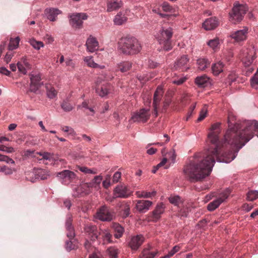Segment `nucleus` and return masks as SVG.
Returning a JSON list of instances; mask_svg holds the SVG:
<instances>
[{"instance_id": "nucleus-58", "label": "nucleus", "mask_w": 258, "mask_h": 258, "mask_svg": "<svg viewBox=\"0 0 258 258\" xmlns=\"http://www.w3.org/2000/svg\"><path fill=\"white\" fill-rule=\"evenodd\" d=\"M114 76L112 73L108 71L104 74V78L106 81H110L114 78Z\"/></svg>"}, {"instance_id": "nucleus-47", "label": "nucleus", "mask_w": 258, "mask_h": 258, "mask_svg": "<svg viewBox=\"0 0 258 258\" xmlns=\"http://www.w3.org/2000/svg\"><path fill=\"white\" fill-rule=\"evenodd\" d=\"M258 198V191L250 190L247 194V199L249 201H253Z\"/></svg>"}, {"instance_id": "nucleus-23", "label": "nucleus", "mask_w": 258, "mask_h": 258, "mask_svg": "<svg viewBox=\"0 0 258 258\" xmlns=\"http://www.w3.org/2000/svg\"><path fill=\"white\" fill-rule=\"evenodd\" d=\"M165 208V205L162 203L157 205L155 210L151 213L152 221L158 220L161 218V215L164 213Z\"/></svg>"}, {"instance_id": "nucleus-21", "label": "nucleus", "mask_w": 258, "mask_h": 258, "mask_svg": "<svg viewBox=\"0 0 258 258\" xmlns=\"http://www.w3.org/2000/svg\"><path fill=\"white\" fill-rule=\"evenodd\" d=\"M86 46L88 51L93 52L98 50L99 43L96 38L90 35L87 39Z\"/></svg>"}, {"instance_id": "nucleus-62", "label": "nucleus", "mask_w": 258, "mask_h": 258, "mask_svg": "<svg viewBox=\"0 0 258 258\" xmlns=\"http://www.w3.org/2000/svg\"><path fill=\"white\" fill-rule=\"evenodd\" d=\"M120 177H121V173L118 171L116 172L113 176V178H112L113 182V183L117 182L119 181V179L120 178Z\"/></svg>"}, {"instance_id": "nucleus-36", "label": "nucleus", "mask_w": 258, "mask_h": 258, "mask_svg": "<svg viewBox=\"0 0 258 258\" xmlns=\"http://www.w3.org/2000/svg\"><path fill=\"white\" fill-rule=\"evenodd\" d=\"M113 228L115 231V233L114 234V237L116 238H119L121 237L124 232L123 228L118 223H114L113 225Z\"/></svg>"}, {"instance_id": "nucleus-6", "label": "nucleus", "mask_w": 258, "mask_h": 258, "mask_svg": "<svg viewBox=\"0 0 258 258\" xmlns=\"http://www.w3.org/2000/svg\"><path fill=\"white\" fill-rule=\"evenodd\" d=\"M239 57L246 67L252 63L255 58V51L252 49L243 48L239 54Z\"/></svg>"}, {"instance_id": "nucleus-61", "label": "nucleus", "mask_w": 258, "mask_h": 258, "mask_svg": "<svg viewBox=\"0 0 258 258\" xmlns=\"http://www.w3.org/2000/svg\"><path fill=\"white\" fill-rule=\"evenodd\" d=\"M152 11L155 13L158 14L162 18L168 17V19H169V18H171L172 17L175 16V15H169L164 14H162L161 13H159L158 12L159 10L158 9H153Z\"/></svg>"}, {"instance_id": "nucleus-31", "label": "nucleus", "mask_w": 258, "mask_h": 258, "mask_svg": "<svg viewBox=\"0 0 258 258\" xmlns=\"http://www.w3.org/2000/svg\"><path fill=\"white\" fill-rule=\"evenodd\" d=\"M224 64L221 61H219L212 65V70L214 75L217 76L224 70Z\"/></svg>"}, {"instance_id": "nucleus-4", "label": "nucleus", "mask_w": 258, "mask_h": 258, "mask_svg": "<svg viewBox=\"0 0 258 258\" xmlns=\"http://www.w3.org/2000/svg\"><path fill=\"white\" fill-rule=\"evenodd\" d=\"M72 217H69L66 222L67 236L69 239V240L66 242V248L68 251H71L78 247V242L74 239L75 233L74 227L72 225Z\"/></svg>"}, {"instance_id": "nucleus-14", "label": "nucleus", "mask_w": 258, "mask_h": 258, "mask_svg": "<svg viewBox=\"0 0 258 258\" xmlns=\"http://www.w3.org/2000/svg\"><path fill=\"white\" fill-rule=\"evenodd\" d=\"M164 91L163 88L158 86L154 94L153 106L154 107V113L155 116H157L158 109L159 108L160 101L163 97Z\"/></svg>"}, {"instance_id": "nucleus-18", "label": "nucleus", "mask_w": 258, "mask_h": 258, "mask_svg": "<svg viewBox=\"0 0 258 258\" xmlns=\"http://www.w3.org/2000/svg\"><path fill=\"white\" fill-rule=\"evenodd\" d=\"M27 180L32 182H34L37 179L44 180L47 178V175L45 174V171L41 169H39L35 172H29L26 177Z\"/></svg>"}, {"instance_id": "nucleus-30", "label": "nucleus", "mask_w": 258, "mask_h": 258, "mask_svg": "<svg viewBox=\"0 0 258 258\" xmlns=\"http://www.w3.org/2000/svg\"><path fill=\"white\" fill-rule=\"evenodd\" d=\"M122 6V3L114 0H110L107 3V12L116 10Z\"/></svg>"}, {"instance_id": "nucleus-32", "label": "nucleus", "mask_w": 258, "mask_h": 258, "mask_svg": "<svg viewBox=\"0 0 258 258\" xmlns=\"http://www.w3.org/2000/svg\"><path fill=\"white\" fill-rule=\"evenodd\" d=\"M132 67V63L130 61H122L117 64V70L122 73L126 72Z\"/></svg>"}, {"instance_id": "nucleus-50", "label": "nucleus", "mask_w": 258, "mask_h": 258, "mask_svg": "<svg viewBox=\"0 0 258 258\" xmlns=\"http://www.w3.org/2000/svg\"><path fill=\"white\" fill-rule=\"evenodd\" d=\"M162 8L164 12L173 13L174 12L172 7L167 2H164L162 5Z\"/></svg>"}, {"instance_id": "nucleus-22", "label": "nucleus", "mask_w": 258, "mask_h": 258, "mask_svg": "<svg viewBox=\"0 0 258 258\" xmlns=\"http://www.w3.org/2000/svg\"><path fill=\"white\" fill-rule=\"evenodd\" d=\"M144 240V237L141 235L134 236L132 237L128 245L133 250H137L142 244Z\"/></svg>"}, {"instance_id": "nucleus-45", "label": "nucleus", "mask_w": 258, "mask_h": 258, "mask_svg": "<svg viewBox=\"0 0 258 258\" xmlns=\"http://www.w3.org/2000/svg\"><path fill=\"white\" fill-rule=\"evenodd\" d=\"M208 44L211 48L216 51L219 48V39L218 38L212 39L208 42Z\"/></svg>"}, {"instance_id": "nucleus-43", "label": "nucleus", "mask_w": 258, "mask_h": 258, "mask_svg": "<svg viewBox=\"0 0 258 258\" xmlns=\"http://www.w3.org/2000/svg\"><path fill=\"white\" fill-rule=\"evenodd\" d=\"M84 60L87 65L91 68H96L98 66V64L95 62L93 59L92 56H86L84 58Z\"/></svg>"}, {"instance_id": "nucleus-57", "label": "nucleus", "mask_w": 258, "mask_h": 258, "mask_svg": "<svg viewBox=\"0 0 258 258\" xmlns=\"http://www.w3.org/2000/svg\"><path fill=\"white\" fill-rule=\"evenodd\" d=\"M17 68L20 73H22L23 75L26 74L27 70H29L24 66L21 64V63H20L19 62L17 63Z\"/></svg>"}, {"instance_id": "nucleus-42", "label": "nucleus", "mask_w": 258, "mask_h": 258, "mask_svg": "<svg viewBox=\"0 0 258 258\" xmlns=\"http://www.w3.org/2000/svg\"><path fill=\"white\" fill-rule=\"evenodd\" d=\"M46 88L47 90V96L49 98L52 99L56 96L57 92L51 85H46Z\"/></svg>"}, {"instance_id": "nucleus-46", "label": "nucleus", "mask_w": 258, "mask_h": 258, "mask_svg": "<svg viewBox=\"0 0 258 258\" xmlns=\"http://www.w3.org/2000/svg\"><path fill=\"white\" fill-rule=\"evenodd\" d=\"M207 107L206 105H205L203 108L201 109L199 117L197 119L198 122H200L202 121L205 117L207 116Z\"/></svg>"}, {"instance_id": "nucleus-29", "label": "nucleus", "mask_w": 258, "mask_h": 258, "mask_svg": "<svg viewBox=\"0 0 258 258\" xmlns=\"http://www.w3.org/2000/svg\"><path fill=\"white\" fill-rule=\"evenodd\" d=\"M151 246L148 248H145L139 255V258H154L158 254V251H151Z\"/></svg>"}, {"instance_id": "nucleus-34", "label": "nucleus", "mask_w": 258, "mask_h": 258, "mask_svg": "<svg viewBox=\"0 0 258 258\" xmlns=\"http://www.w3.org/2000/svg\"><path fill=\"white\" fill-rule=\"evenodd\" d=\"M136 195L139 198H151L156 195V191L153 190L152 192H148L147 191H138L136 192Z\"/></svg>"}, {"instance_id": "nucleus-1", "label": "nucleus", "mask_w": 258, "mask_h": 258, "mask_svg": "<svg viewBox=\"0 0 258 258\" xmlns=\"http://www.w3.org/2000/svg\"><path fill=\"white\" fill-rule=\"evenodd\" d=\"M235 119L233 115H228V128L221 141L219 140L221 123L216 122L211 125L207 139L208 144H210L209 148L205 153L196 154L184 168V173L190 181L201 180L209 175L215 159L220 162H230L253 134L258 137L257 121L235 122Z\"/></svg>"}, {"instance_id": "nucleus-37", "label": "nucleus", "mask_w": 258, "mask_h": 258, "mask_svg": "<svg viewBox=\"0 0 258 258\" xmlns=\"http://www.w3.org/2000/svg\"><path fill=\"white\" fill-rule=\"evenodd\" d=\"M75 170L76 171H78V170H80V171L83 172L84 174H95L97 173V170L96 169L93 168V169H90L87 167L85 166H82L80 165L76 166Z\"/></svg>"}, {"instance_id": "nucleus-17", "label": "nucleus", "mask_w": 258, "mask_h": 258, "mask_svg": "<svg viewBox=\"0 0 258 258\" xmlns=\"http://www.w3.org/2000/svg\"><path fill=\"white\" fill-rule=\"evenodd\" d=\"M112 234L109 230L100 229L98 231V238L96 240L102 241L103 244H107L112 242Z\"/></svg>"}, {"instance_id": "nucleus-2", "label": "nucleus", "mask_w": 258, "mask_h": 258, "mask_svg": "<svg viewBox=\"0 0 258 258\" xmlns=\"http://www.w3.org/2000/svg\"><path fill=\"white\" fill-rule=\"evenodd\" d=\"M118 48L121 53L132 55L139 53L142 46L138 40L132 36L121 37L118 42Z\"/></svg>"}, {"instance_id": "nucleus-48", "label": "nucleus", "mask_w": 258, "mask_h": 258, "mask_svg": "<svg viewBox=\"0 0 258 258\" xmlns=\"http://www.w3.org/2000/svg\"><path fill=\"white\" fill-rule=\"evenodd\" d=\"M30 44L35 49L39 50L41 47L44 46L43 43L41 41H37L35 40H31L30 42Z\"/></svg>"}, {"instance_id": "nucleus-10", "label": "nucleus", "mask_w": 258, "mask_h": 258, "mask_svg": "<svg viewBox=\"0 0 258 258\" xmlns=\"http://www.w3.org/2000/svg\"><path fill=\"white\" fill-rule=\"evenodd\" d=\"M61 182L65 185L73 182L77 177V175L73 171L69 170H64L57 173Z\"/></svg>"}, {"instance_id": "nucleus-3", "label": "nucleus", "mask_w": 258, "mask_h": 258, "mask_svg": "<svg viewBox=\"0 0 258 258\" xmlns=\"http://www.w3.org/2000/svg\"><path fill=\"white\" fill-rule=\"evenodd\" d=\"M247 11L248 8L246 5L240 4L237 2L234 3L233 8L229 14V20L234 24L240 22Z\"/></svg>"}, {"instance_id": "nucleus-7", "label": "nucleus", "mask_w": 258, "mask_h": 258, "mask_svg": "<svg viewBox=\"0 0 258 258\" xmlns=\"http://www.w3.org/2000/svg\"><path fill=\"white\" fill-rule=\"evenodd\" d=\"M230 195V190H226L220 193L218 196L212 202L210 203L207 206V209L209 211H213L224 202L228 198Z\"/></svg>"}, {"instance_id": "nucleus-26", "label": "nucleus", "mask_w": 258, "mask_h": 258, "mask_svg": "<svg viewBox=\"0 0 258 258\" xmlns=\"http://www.w3.org/2000/svg\"><path fill=\"white\" fill-rule=\"evenodd\" d=\"M195 82L199 87L204 88L210 84V78L205 75L197 77Z\"/></svg>"}, {"instance_id": "nucleus-44", "label": "nucleus", "mask_w": 258, "mask_h": 258, "mask_svg": "<svg viewBox=\"0 0 258 258\" xmlns=\"http://www.w3.org/2000/svg\"><path fill=\"white\" fill-rule=\"evenodd\" d=\"M197 63L199 66V69L201 70H205L209 65L208 60L205 58H200L198 59Z\"/></svg>"}, {"instance_id": "nucleus-39", "label": "nucleus", "mask_w": 258, "mask_h": 258, "mask_svg": "<svg viewBox=\"0 0 258 258\" xmlns=\"http://www.w3.org/2000/svg\"><path fill=\"white\" fill-rule=\"evenodd\" d=\"M20 39L19 37H17L15 38H11L10 40V43L8 46L9 50L12 51L18 48L19 44Z\"/></svg>"}, {"instance_id": "nucleus-60", "label": "nucleus", "mask_w": 258, "mask_h": 258, "mask_svg": "<svg viewBox=\"0 0 258 258\" xmlns=\"http://www.w3.org/2000/svg\"><path fill=\"white\" fill-rule=\"evenodd\" d=\"M232 57H233L232 52L230 51H228L226 53L223 54V58L225 59L227 61H229Z\"/></svg>"}, {"instance_id": "nucleus-54", "label": "nucleus", "mask_w": 258, "mask_h": 258, "mask_svg": "<svg viewBox=\"0 0 258 258\" xmlns=\"http://www.w3.org/2000/svg\"><path fill=\"white\" fill-rule=\"evenodd\" d=\"M251 85L253 87L258 85V68L254 75L251 79Z\"/></svg>"}, {"instance_id": "nucleus-19", "label": "nucleus", "mask_w": 258, "mask_h": 258, "mask_svg": "<svg viewBox=\"0 0 258 258\" xmlns=\"http://www.w3.org/2000/svg\"><path fill=\"white\" fill-rule=\"evenodd\" d=\"M84 231L88 234L92 241H95L98 238V231L96 226L91 224H86Z\"/></svg>"}, {"instance_id": "nucleus-15", "label": "nucleus", "mask_w": 258, "mask_h": 258, "mask_svg": "<svg viewBox=\"0 0 258 258\" xmlns=\"http://www.w3.org/2000/svg\"><path fill=\"white\" fill-rule=\"evenodd\" d=\"M247 33L248 28L245 27L241 30L231 33L230 37L234 40L235 42H240L246 40Z\"/></svg>"}, {"instance_id": "nucleus-53", "label": "nucleus", "mask_w": 258, "mask_h": 258, "mask_svg": "<svg viewBox=\"0 0 258 258\" xmlns=\"http://www.w3.org/2000/svg\"><path fill=\"white\" fill-rule=\"evenodd\" d=\"M19 62L24 66L28 70L31 68V64L30 63L29 60L26 57L22 58L21 61Z\"/></svg>"}, {"instance_id": "nucleus-24", "label": "nucleus", "mask_w": 258, "mask_h": 258, "mask_svg": "<svg viewBox=\"0 0 258 258\" xmlns=\"http://www.w3.org/2000/svg\"><path fill=\"white\" fill-rule=\"evenodd\" d=\"M152 202L148 200H138L137 202L136 208L141 213H145L149 209Z\"/></svg>"}, {"instance_id": "nucleus-49", "label": "nucleus", "mask_w": 258, "mask_h": 258, "mask_svg": "<svg viewBox=\"0 0 258 258\" xmlns=\"http://www.w3.org/2000/svg\"><path fill=\"white\" fill-rule=\"evenodd\" d=\"M61 107L65 111H70L73 108L72 105L67 101H63L61 104Z\"/></svg>"}, {"instance_id": "nucleus-16", "label": "nucleus", "mask_w": 258, "mask_h": 258, "mask_svg": "<svg viewBox=\"0 0 258 258\" xmlns=\"http://www.w3.org/2000/svg\"><path fill=\"white\" fill-rule=\"evenodd\" d=\"M102 180V176L101 175H98L94 177L91 183H86L82 184L80 187H78L77 191H78V194L77 196H81L83 194V189L85 188H89L90 187H96L97 186H99L101 180Z\"/></svg>"}, {"instance_id": "nucleus-52", "label": "nucleus", "mask_w": 258, "mask_h": 258, "mask_svg": "<svg viewBox=\"0 0 258 258\" xmlns=\"http://www.w3.org/2000/svg\"><path fill=\"white\" fill-rule=\"evenodd\" d=\"M0 161H4L7 163L15 164V161L8 156L0 154Z\"/></svg>"}, {"instance_id": "nucleus-63", "label": "nucleus", "mask_w": 258, "mask_h": 258, "mask_svg": "<svg viewBox=\"0 0 258 258\" xmlns=\"http://www.w3.org/2000/svg\"><path fill=\"white\" fill-rule=\"evenodd\" d=\"M0 171L4 172L6 174H10L12 173V170L6 166L0 167Z\"/></svg>"}, {"instance_id": "nucleus-64", "label": "nucleus", "mask_w": 258, "mask_h": 258, "mask_svg": "<svg viewBox=\"0 0 258 258\" xmlns=\"http://www.w3.org/2000/svg\"><path fill=\"white\" fill-rule=\"evenodd\" d=\"M186 80V78H180L178 79H175L173 81V84H175L177 85H181L182 83H183L185 80Z\"/></svg>"}, {"instance_id": "nucleus-41", "label": "nucleus", "mask_w": 258, "mask_h": 258, "mask_svg": "<svg viewBox=\"0 0 258 258\" xmlns=\"http://www.w3.org/2000/svg\"><path fill=\"white\" fill-rule=\"evenodd\" d=\"M36 154L39 155L42 157L39 160H43L53 162L54 160L53 155L48 152H37Z\"/></svg>"}, {"instance_id": "nucleus-28", "label": "nucleus", "mask_w": 258, "mask_h": 258, "mask_svg": "<svg viewBox=\"0 0 258 258\" xmlns=\"http://www.w3.org/2000/svg\"><path fill=\"white\" fill-rule=\"evenodd\" d=\"M45 13L48 19L51 21H55L57 15L60 13V11L56 8L46 9Z\"/></svg>"}, {"instance_id": "nucleus-55", "label": "nucleus", "mask_w": 258, "mask_h": 258, "mask_svg": "<svg viewBox=\"0 0 258 258\" xmlns=\"http://www.w3.org/2000/svg\"><path fill=\"white\" fill-rule=\"evenodd\" d=\"M102 185L106 189H107L110 186V175H108L106 176L105 179L102 182Z\"/></svg>"}, {"instance_id": "nucleus-12", "label": "nucleus", "mask_w": 258, "mask_h": 258, "mask_svg": "<svg viewBox=\"0 0 258 258\" xmlns=\"http://www.w3.org/2000/svg\"><path fill=\"white\" fill-rule=\"evenodd\" d=\"M151 115L149 109H141L139 111L135 113L131 119L134 122H146L149 119Z\"/></svg>"}, {"instance_id": "nucleus-33", "label": "nucleus", "mask_w": 258, "mask_h": 258, "mask_svg": "<svg viewBox=\"0 0 258 258\" xmlns=\"http://www.w3.org/2000/svg\"><path fill=\"white\" fill-rule=\"evenodd\" d=\"M127 17L121 12H119L114 17L113 22L116 25H121L126 22Z\"/></svg>"}, {"instance_id": "nucleus-38", "label": "nucleus", "mask_w": 258, "mask_h": 258, "mask_svg": "<svg viewBox=\"0 0 258 258\" xmlns=\"http://www.w3.org/2000/svg\"><path fill=\"white\" fill-rule=\"evenodd\" d=\"M119 207L123 212V216L126 217L129 216L130 214V207L128 203L124 201L120 203Z\"/></svg>"}, {"instance_id": "nucleus-59", "label": "nucleus", "mask_w": 258, "mask_h": 258, "mask_svg": "<svg viewBox=\"0 0 258 258\" xmlns=\"http://www.w3.org/2000/svg\"><path fill=\"white\" fill-rule=\"evenodd\" d=\"M13 55L14 53L12 52H8L4 58V61H5L6 63H8L11 61Z\"/></svg>"}, {"instance_id": "nucleus-35", "label": "nucleus", "mask_w": 258, "mask_h": 258, "mask_svg": "<svg viewBox=\"0 0 258 258\" xmlns=\"http://www.w3.org/2000/svg\"><path fill=\"white\" fill-rule=\"evenodd\" d=\"M170 203L178 208L182 206L183 201L181 198L178 196H171L169 198Z\"/></svg>"}, {"instance_id": "nucleus-56", "label": "nucleus", "mask_w": 258, "mask_h": 258, "mask_svg": "<svg viewBox=\"0 0 258 258\" xmlns=\"http://www.w3.org/2000/svg\"><path fill=\"white\" fill-rule=\"evenodd\" d=\"M180 249V247L179 245H175L172 249L169 251L167 254L169 258L173 256L176 252H178Z\"/></svg>"}, {"instance_id": "nucleus-8", "label": "nucleus", "mask_w": 258, "mask_h": 258, "mask_svg": "<svg viewBox=\"0 0 258 258\" xmlns=\"http://www.w3.org/2000/svg\"><path fill=\"white\" fill-rule=\"evenodd\" d=\"M96 218L102 221H110L112 220L113 213L106 205L102 206L96 214Z\"/></svg>"}, {"instance_id": "nucleus-51", "label": "nucleus", "mask_w": 258, "mask_h": 258, "mask_svg": "<svg viewBox=\"0 0 258 258\" xmlns=\"http://www.w3.org/2000/svg\"><path fill=\"white\" fill-rule=\"evenodd\" d=\"M61 130L64 132L68 133L69 135L75 136L76 133L74 130L69 126H64L61 127Z\"/></svg>"}, {"instance_id": "nucleus-27", "label": "nucleus", "mask_w": 258, "mask_h": 258, "mask_svg": "<svg viewBox=\"0 0 258 258\" xmlns=\"http://www.w3.org/2000/svg\"><path fill=\"white\" fill-rule=\"evenodd\" d=\"M188 61V58L186 55H182L181 57L178 59L175 63L174 68L176 70H181L183 71L186 70L185 67Z\"/></svg>"}, {"instance_id": "nucleus-5", "label": "nucleus", "mask_w": 258, "mask_h": 258, "mask_svg": "<svg viewBox=\"0 0 258 258\" xmlns=\"http://www.w3.org/2000/svg\"><path fill=\"white\" fill-rule=\"evenodd\" d=\"M172 35V29L171 28L162 29L157 35V38L159 43L163 45V49L166 51L172 48L171 38Z\"/></svg>"}, {"instance_id": "nucleus-20", "label": "nucleus", "mask_w": 258, "mask_h": 258, "mask_svg": "<svg viewBox=\"0 0 258 258\" xmlns=\"http://www.w3.org/2000/svg\"><path fill=\"white\" fill-rule=\"evenodd\" d=\"M31 85L30 90L35 92L40 86L41 77L39 74H31L30 75Z\"/></svg>"}, {"instance_id": "nucleus-9", "label": "nucleus", "mask_w": 258, "mask_h": 258, "mask_svg": "<svg viewBox=\"0 0 258 258\" xmlns=\"http://www.w3.org/2000/svg\"><path fill=\"white\" fill-rule=\"evenodd\" d=\"M70 25L75 28L80 29L82 27L83 20L87 19L88 16L85 13H75L70 15Z\"/></svg>"}, {"instance_id": "nucleus-13", "label": "nucleus", "mask_w": 258, "mask_h": 258, "mask_svg": "<svg viewBox=\"0 0 258 258\" xmlns=\"http://www.w3.org/2000/svg\"><path fill=\"white\" fill-rule=\"evenodd\" d=\"M113 194L117 198L126 199L130 197L132 191L124 184L117 185L113 190Z\"/></svg>"}, {"instance_id": "nucleus-11", "label": "nucleus", "mask_w": 258, "mask_h": 258, "mask_svg": "<svg viewBox=\"0 0 258 258\" xmlns=\"http://www.w3.org/2000/svg\"><path fill=\"white\" fill-rule=\"evenodd\" d=\"M112 89V87L111 85L106 81H104L102 82H99V80L97 81L96 91L100 96L104 97L110 93Z\"/></svg>"}, {"instance_id": "nucleus-25", "label": "nucleus", "mask_w": 258, "mask_h": 258, "mask_svg": "<svg viewBox=\"0 0 258 258\" xmlns=\"http://www.w3.org/2000/svg\"><path fill=\"white\" fill-rule=\"evenodd\" d=\"M218 25V21L216 17L207 19L203 24V27L206 30H211L216 28Z\"/></svg>"}, {"instance_id": "nucleus-40", "label": "nucleus", "mask_w": 258, "mask_h": 258, "mask_svg": "<svg viewBox=\"0 0 258 258\" xmlns=\"http://www.w3.org/2000/svg\"><path fill=\"white\" fill-rule=\"evenodd\" d=\"M107 253L110 258H117L119 253V250L114 246H111L107 249Z\"/></svg>"}]
</instances>
